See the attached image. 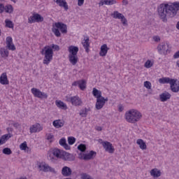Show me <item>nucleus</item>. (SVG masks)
I'll return each instance as SVG.
<instances>
[{
    "instance_id": "1",
    "label": "nucleus",
    "mask_w": 179,
    "mask_h": 179,
    "mask_svg": "<svg viewBox=\"0 0 179 179\" xmlns=\"http://www.w3.org/2000/svg\"><path fill=\"white\" fill-rule=\"evenodd\" d=\"M179 10V1L170 3H161L157 7L159 18L166 23L167 17H174Z\"/></svg>"
},
{
    "instance_id": "2",
    "label": "nucleus",
    "mask_w": 179,
    "mask_h": 179,
    "mask_svg": "<svg viewBox=\"0 0 179 179\" xmlns=\"http://www.w3.org/2000/svg\"><path fill=\"white\" fill-rule=\"evenodd\" d=\"M124 118L127 122L130 124H135L142 118V113L136 109H130L124 114Z\"/></svg>"
},
{
    "instance_id": "3",
    "label": "nucleus",
    "mask_w": 179,
    "mask_h": 179,
    "mask_svg": "<svg viewBox=\"0 0 179 179\" xmlns=\"http://www.w3.org/2000/svg\"><path fill=\"white\" fill-rule=\"evenodd\" d=\"M52 31L56 37H61L62 34L68 33V26L61 22H55L52 24Z\"/></svg>"
},
{
    "instance_id": "4",
    "label": "nucleus",
    "mask_w": 179,
    "mask_h": 179,
    "mask_svg": "<svg viewBox=\"0 0 179 179\" xmlns=\"http://www.w3.org/2000/svg\"><path fill=\"white\" fill-rule=\"evenodd\" d=\"M41 55H44L43 63L45 65H48L51 61H52V57L54 55V51L50 45H45L41 51Z\"/></svg>"
},
{
    "instance_id": "5",
    "label": "nucleus",
    "mask_w": 179,
    "mask_h": 179,
    "mask_svg": "<svg viewBox=\"0 0 179 179\" xmlns=\"http://www.w3.org/2000/svg\"><path fill=\"white\" fill-rule=\"evenodd\" d=\"M38 169L39 171H43V173H52V174H57V171H55V169L50 166L48 164L45 162H41L38 164Z\"/></svg>"
},
{
    "instance_id": "6",
    "label": "nucleus",
    "mask_w": 179,
    "mask_h": 179,
    "mask_svg": "<svg viewBox=\"0 0 179 179\" xmlns=\"http://www.w3.org/2000/svg\"><path fill=\"white\" fill-rule=\"evenodd\" d=\"M31 92L34 95V97H36L37 99H48V94L45 92H41L39 89L33 87L31 90Z\"/></svg>"
},
{
    "instance_id": "7",
    "label": "nucleus",
    "mask_w": 179,
    "mask_h": 179,
    "mask_svg": "<svg viewBox=\"0 0 179 179\" xmlns=\"http://www.w3.org/2000/svg\"><path fill=\"white\" fill-rule=\"evenodd\" d=\"M44 22V17L38 13L34 14L32 16H30L28 19V23H41Z\"/></svg>"
},
{
    "instance_id": "8",
    "label": "nucleus",
    "mask_w": 179,
    "mask_h": 179,
    "mask_svg": "<svg viewBox=\"0 0 179 179\" xmlns=\"http://www.w3.org/2000/svg\"><path fill=\"white\" fill-rule=\"evenodd\" d=\"M111 15L114 19L120 20L123 26H127L128 24V21L127 20V18H125V16L122 15V13H119L118 11H115Z\"/></svg>"
},
{
    "instance_id": "9",
    "label": "nucleus",
    "mask_w": 179,
    "mask_h": 179,
    "mask_svg": "<svg viewBox=\"0 0 179 179\" xmlns=\"http://www.w3.org/2000/svg\"><path fill=\"white\" fill-rule=\"evenodd\" d=\"M159 54L166 55L169 51V45L164 42L159 43L157 48Z\"/></svg>"
},
{
    "instance_id": "10",
    "label": "nucleus",
    "mask_w": 179,
    "mask_h": 179,
    "mask_svg": "<svg viewBox=\"0 0 179 179\" xmlns=\"http://www.w3.org/2000/svg\"><path fill=\"white\" fill-rule=\"evenodd\" d=\"M106 101H108V98H104V96L98 98L96 99V102L95 104V107L96 110H101V108L104 107V105L106 104Z\"/></svg>"
},
{
    "instance_id": "11",
    "label": "nucleus",
    "mask_w": 179,
    "mask_h": 179,
    "mask_svg": "<svg viewBox=\"0 0 179 179\" xmlns=\"http://www.w3.org/2000/svg\"><path fill=\"white\" fill-rule=\"evenodd\" d=\"M71 104L76 107H79L83 106V101H82V99L78 96H72Z\"/></svg>"
},
{
    "instance_id": "12",
    "label": "nucleus",
    "mask_w": 179,
    "mask_h": 179,
    "mask_svg": "<svg viewBox=\"0 0 179 179\" xmlns=\"http://www.w3.org/2000/svg\"><path fill=\"white\" fill-rule=\"evenodd\" d=\"M6 43L8 50H10L11 51H15V50H16V47L13 45V40L12 39V37L8 36L6 38Z\"/></svg>"
},
{
    "instance_id": "13",
    "label": "nucleus",
    "mask_w": 179,
    "mask_h": 179,
    "mask_svg": "<svg viewBox=\"0 0 179 179\" xmlns=\"http://www.w3.org/2000/svg\"><path fill=\"white\" fill-rule=\"evenodd\" d=\"M31 134H36V132H40L41 131H43V127L38 123H36L32 126H31L29 129Z\"/></svg>"
},
{
    "instance_id": "14",
    "label": "nucleus",
    "mask_w": 179,
    "mask_h": 179,
    "mask_svg": "<svg viewBox=\"0 0 179 179\" xmlns=\"http://www.w3.org/2000/svg\"><path fill=\"white\" fill-rule=\"evenodd\" d=\"M103 148L105 149L106 152H108V153H113L115 152L114 147H113V144L108 141H106V143H103Z\"/></svg>"
},
{
    "instance_id": "15",
    "label": "nucleus",
    "mask_w": 179,
    "mask_h": 179,
    "mask_svg": "<svg viewBox=\"0 0 179 179\" xmlns=\"http://www.w3.org/2000/svg\"><path fill=\"white\" fill-rule=\"evenodd\" d=\"M81 43L83 44V48H85L87 52H89L90 48V42L89 39V36H85L84 39L82 41Z\"/></svg>"
},
{
    "instance_id": "16",
    "label": "nucleus",
    "mask_w": 179,
    "mask_h": 179,
    "mask_svg": "<svg viewBox=\"0 0 179 179\" xmlns=\"http://www.w3.org/2000/svg\"><path fill=\"white\" fill-rule=\"evenodd\" d=\"M72 86H78L80 90H84L86 89V81L84 80L75 81L73 83Z\"/></svg>"
},
{
    "instance_id": "17",
    "label": "nucleus",
    "mask_w": 179,
    "mask_h": 179,
    "mask_svg": "<svg viewBox=\"0 0 179 179\" xmlns=\"http://www.w3.org/2000/svg\"><path fill=\"white\" fill-rule=\"evenodd\" d=\"M62 174L64 177H70L72 176V169L68 166H64L62 169Z\"/></svg>"
},
{
    "instance_id": "18",
    "label": "nucleus",
    "mask_w": 179,
    "mask_h": 179,
    "mask_svg": "<svg viewBox=\"0 0 179 179\" xmlns=\"http://www.w3.org/2000/svg\"><path fill=\"white\" fill-rule=\"evenodd\" d=\"M171 90L173 93H178L179 92V84L177 83V80H174L171 83Z\"/></svg>"
},
{
    "instance_id": "19",
    "label": "nucleus",
    "mask_w": 179,
    "mask_h": 179,
    "mask_svg": "<svg viewBox=\"0 0 179 179\" xmlns=\"http://www.w3.org/2000/svg\"><path fill=\"white\" fill-rule=\"evenodd\" d=\"M56 3L60 6V8H64L65 10H68V9H69L66 0H56Z\"/></svg>"
},
{
    "instance_id": "20",
    "label": "nucleus",
    "mask_w": 179,
    "mask_h": 179,
    "mask_svg": "<svg viewBox=\"0 0 179 179\" xmlns=\"http://www.w3.org/2000/svg\"><path fill=\"white\" fill-rule=\"evenodd\" d=\"M108 47H107V44H103L101 46V50L99 52L100 57H106L107 55V52H108Z\"/></svg>"
},
{
    "instance_id": "21",
    "label": "nucleus",
    "mask_w": 179,
    "mask_h": 179,
    "mask_svg": "<svg viewBox=\"0 0 179 179\" xmlns=\"http://www.w3.org/2000/svg\"><path fill=\"white\" fill-rule=\"evenodd\" d=\"M68 51L69 52V55H78L79 48H78V46L71 45L69 47Z\"/></svg>"
},
{
    "instance_id": "22",
    "label": "nucleus",
    "mask_w": 179,
    "mask_h": 179,
    "mask_svg": "<svg viewBox=\"0 0 179 179\" xmlns=\"http://www.w3.org/2000/svg\"><path fill=\"white\" fill-rule=\"evenodd\" d=\"M62 159L66 160L67 162H73L75 160V157L70 153L63 151Z\"/></svg>"
},
{
    "instance_id": "23",
    "label": "nucleus",
    "mask_w": 179,
    "mask_h": 179,
    "mask_svg": "<svg viewBox=\"0 0 179 179\" xmlns=\"http://www.w3.org/2000/svg\"><path fill=\"white\" fill-rule=\"evenodd\" d=\"M63 154H64V150H61L58 148H55L52 150V155L53 156L57 157V159H62Z\"/></svg>"
},
{
    "instance_id": "24",
    "label": "nucleus",
    "mask_w": 179,
    "mask_h": 179,
    "mask_svg": "<svg viewBox=\"0 0 179 179\" xmlns=\"http://www.w3.org/2000/svg\"><path fill=\"white\" fill-rule=\"evenodd\" d=\"M96 152L92 150L89 153L83 155V159L91 160L92 159H94V157H96Z\"/></svg>"
},
{
    "instance_id": "25",
    "label": "nucleus",
    "mask_w": 179,
    "mask_h": 179,
    "mask_svg": "<svg viewBox=\"0 0 179 179\" xmlns=\"http://www.w3.org/2000/svg\"><path fill=\"white\" fill-rule=\"evenodd\" d=\"M1 85H9V80H8V76L6 73H3L0 76Z\"/></svg>"
},
{
    "instance_id": "26",
    "label": "nucleus",
    "mask_w": 179,
    "mask_h": 179,
    "mask_svg": "<svg viewBox=\"0 0 179 179\" xmlns=\"http://www.w3.org/2000/svg\"><path fill=\"white\" fill-rule=\"evenodd\" d=\"M69 59L71 64L76 65L79 58H78V55H69Z\"/></svg>"
},
{
    "instance_id": "27",
    "label": "nucleus",
    "mask_w": 179,
    "mask_h": 179,
    "mask_svg": "<svg viewBox=\"0 0 179 179\" xmlns=\"http://www.w3.org/2000/svg\"><path fill=\"white\" fill-rule=\"evenodd\" d=\"M171 94H170L169 92H164L159 95V99L161 101H167L171 99Z\"/></svg>"
},
{
    "instance_id": "28",
    "label": "nucleus",
    "mask_w": 179,
    "mask_h": 179,
    "mask_svg": "<svg viewBox=\"0 0 179 179\" xmlns=\"http://www.w3.org/2000/svg\"><path fill=\"white\" fill-rule=\"evenodd\" d=\"M64 124H65V122L62 120H57L53 121V126L55 127V128H62Z\"/></svg>"
},
{
    "instance_id": "29",
    "label": "nucleus",
    "mask_w": 179,
    "mask_h": 179,
    "mask_svg": "<svg viewBox=\"0 0 179 179\" xmlns=\"http://www.w3.org/2000/svg\"><path fill=\"white\" fill-rule=\"evenodd\" d=\"M150 176H152V177H154V178H158V177H160V176H162V172H160V171H159L157 169H154L151 170Z\"/></svg>"
},
{
    "instance_id": "30",
    "label": "nucleus",
    "mask_w": 179,
    "mask_h": 179,
    "mask_svg": "<svg viewBox=\"0 0 179 179\" xmlns=\"http://www.w3.org/2000/svg\"><path fill=\"white\" fill-rule=\"evenodd\" d=\"M174 80V79H171L170 78L165 77L159 79V82L162 83V85H164L166 83H169V85H171V83Z\"/></svg>"
},
{
    "instance_id": "31",
    "label": "nucleus",
    "mask_w": 179,
    "mask_h": 179,
    "mask_svg": "<svg viewBox=\"0 0 179 179\" xmlns=\"http://www.w3.org/2000/svg\"><path fill=\"white\" fill-rule=\"evenodd\" d=\"M55 104L58 108H61L62 110H66L68 108L66 103L62 102V101H56Z\"/></svg>"
},
{
    "instance_id": "32",
    "label": "nucleus",
    "mask_w": 179,
    "mask_h": 179,
    "mask_svg": "<svg viewBox=\"0 0 179 179\" xmlns=\"http://www.w3.org/2000/svg\"><path fill=\"white\" fill-rule=\"evenodd\" d=\"M117 1L115 0H101L99 2V5L103 6V5H114Z\"/></svg>"
},
{
    "instance_id": "33",
    "label": "nucleus",
    "mask_w": 179,
    "mask_h": 179,
    "mask_svg": "<svg viewBox=\"0 0 179 179\" xmlns=\"http://www.w3.org/2000/svg\"><path fill=\"white\" fill-rule=\"evenodd\" d=\"M0 55L2 57V58H6L9 56V51L5 48H1L0 49Z\"/></svg>"
},
{
    "instance_id": "34",
    "label": "nucleus",
    "mask_w": 179,
    "mask_h": 179,
    "mask_svg": "<svg viewBox=\"0 0 179 179\" xmlns=\"http://www.w3.org/2000/svg\"><path fill=\"white\" fill-rule=\"evenodd\" d=\"M92 94L96 99L103 97V96H101V92L96 88H93Z\"/></svg>"
},
{
    "instance_id": "35",
    "label": "nucleus",
    "mask_w": 179,
    "mask_h": 179,
    "mask_svg": "<svg viewBox=\"0 0 179 179\" xmlns=\"http://www.w3.org/2000/svg\"><path fill=\"white\" fill-rule=\"evenodd\" d=\"M136 143L143 150H145V149H146V143H145V141H143V140L138 139Z\"/></svg>"
},
{
    "instance_id": "36",
    "label": "nucleus",
    "mask_w": 179,
    "mask_h": 179,
    "mask_svg": "<svg viewBox=\"0 0 179 179\" xmlns=\"http://www.w3.org/2000/svg\"><path fill=\"white\" fill-rule=\"evenodd\" d=\"M9 138H10V134H5L2 136L1 138H0V146L1 145H3V143H5L6 141L9 139Z\"/></svg>"
},
{
    "instance_id": "37",
    "label": "nucleus",
    "mask_w": 179,
    "mask_h": 179,
    "mask_svg": "<svg viewBox=\"0 0 179 179\" xmlns=\"http://www.w3.org/2000/svg\"><path fill=\"white\" fill-rule=\"evenodd\" d=\"M6 13H12L13 12V6L12 5H7L4 6Z\"/></svg>"
},
{
    "instance_id": "38",
    "label": "nucleus",
    "mask_w": 179,
    "mask_h": 179,
    "mask_svg": "<svg viewBox=\"0 0 179 179\" xmlns=\"http://www.w3.org/2000/svg\"><path fill=\"white\" fill-rule=\"evenodd\" d=\"M89 111H90V108H85L80 112V115H81V117H87Z\"/></svg>"
},
{
    "instance_id": "39",
    "label": "nucleus",
    "mask_w": 179,
    "mask_h": 179,
    "mask_svg": "<svg viewBox=\"0 0 179 179\" xmlns=\"http://www.w3.org/2000/svg\"><path fill=\"white\" fill-rule=\"evenodd\" d=\"M5 23L6 27H8L9 29H13V22H12V21L6 20Z\"/></svg>"
},
{
    "instance_id": "40",
    "label": "nucleus",
    "mask_w": 179,
    "mask_h": 179,
    "mask_svg": "<svg viewBox=\"0 0 179 179\" xmlns=\"http://www.w3.org/2000/svg\"><path fill=\"white\" fill-rule=\"evenodd\" d=\"M28 148H29L27 147V143H26V141L20 145V149H21V150H26V149Z\"/></svg>"
},
{
    "instance_id": "41",
    "label": "nucleus",
    "mask_w": 179,
    "mask_h": 179,
    "mask_svg": "<svg viewBox=\"0 0 179 179\" xmlns=\"http://www.w3.org/2000/svg\"><path fill=\"white\" fill-rule=\"evenodd\" d=\"M144 66H145V68H148V69L152 68V66H153V63H152V61L148 60V61L145 63Z\"/></svg>"
},
{
    "instance_id": "42",
    "label": "nucleus",
    "mask_w": 179,
    "mask_h": 179,
    "mask_svg": "<svg viewBox=\"0 0 179 179\" xmlns=\"http://www.w3.org/2000/svg\"><path fill=\"white\" fill-rule=\"evenodd\" d=\"M144 87H146V89H148V90H150V89H152V83L149 81H145Z\"/></svg>"
},
{
    "instance_id": "43",
    "label": "nucleus",
    "mask_w": 179,
    "mask_h": 179,
    "mask_svg": "<svg viewBox=\"0 0 179 179\" xmlns=\"http://www.w3.org/2000/svg\"><path fill=\"white\" fill-rule=\"evenodd\" d=\"M78 150H80V152H85L86 150V145L85 144H80L78 146Z\"/></svg>"
},
{
    "instance_id": "44",
    "label": "nucleus",
    "mask_w": 179,
    "mask_h": 179,
    "mask_svg": "<svg viewBox=\"0 0 179 179\" xmlns=\"http://www.w3.org/2000/svg\"><path fill=\"white\" fill-rule=\"evenodd\" d=\"M75 142H76V138H75L74 137H69L68 138L69 145H73V143H75Z\"/></svg>"
},
{
    "instance_id": "45",
    "label": "nucleus",
    "mask_w": 179,
    "mask_h": 179,
    "mask_svg": "<svg viewBox=\"0 0 179 179\" xmlns=\"http://www.w3.org/2000/svg\"><path fill=\"white\" fill-rule=\"evenodd\" d=\"M3 153L4 155H12V150L10 148H6L3 150Z\"/></svg>"
},
{
    "instance_id": "46",
    "label": "nucleus",
    "mask_w": 179,
    "mask_h": 179,
    "mask_svg": "<svg viewBox=\"0 0 179 179\" xmlns=\"http://www.w3.org/2000/svg\"><path fill=\"white\" fill-rule=\"evenodd\" d=\"M46 139L48 141H50V142H52V141H54V135H52V134H46Z\"/></svg>"
},
{
    "instance_id": "47",
    "label": "nucleus",
    "mask_w": 179,
    "mask_h": 179,
    "mask_svg": "<svg viewBox=\"0 0 179 179\" xmlns=\"http://www.w3.org/2000/svg\"><path fill=\"white\" fill-rule=\"evenodd\" d=\"M50 47H51L52 50H55L56 51H59V46L58 45L52 44L51 45H50Z\"/></svg>"
},
{
    "instance_id": "48",
    "label": "nucleus",
    "mask_w": 179,
    "mask_h": 179,
    "mask_svg": "<svg viewBox=\"0 0 179 179\" xmlns=\"http://www.w3.org/2000/svg\"><path fill=\"white\" fill-rule=\"evenodd\" d=\"M59 145H61V146H63L64 145H65L66 143V139L65 138H61L59 141Z\"/></svg>"
},
{
    "instance_id": "49",
    "label": "nucleus",
    "mask_w": 179,
    "mask_h": 179,
    "mask_svg": "<svg viewBox=\"0 0 179 179\" xmlns=\"http://www.w3.org/2000/svg\"><path fill=\"white\" fill-rule=\"evenodd\" d=\"M3 10H5V6L0 3V13H3Z\"/></svg>"
},
{
    "instance_id": "50",
    "label": "nucleus",
    "mask_w": 179,
    "mask_h": 179,
    "mask_svg": "<svg viewBox=\"0 0 179 179\" xmlns=\"http://www.w3.org/2000/svg\"><path fill=\"white\" fill-rule=\"evenodd\" d=\"M66 101H67L68 103H72V96H66Z\"/></svg>"
},
{
    "instance_id": "51",
    "label": "nucleus",
    "mask_w": 179,
    "mask_h": 179,
    "mask_svg": "<svg viewBox=\"0 0 179 179\" xmlns=\"http://www.w3.org/2000/svg\"><path fill=\"white\" fill-rule=\"evenodd\" d=\"M85 3V0H78V6H82Z\"/></svg>"
},
{
    "instance_id": "52",
    "label": "nucleus",
    "mask_w": 179,
    "mask_h": 179,
    "mask_svg": "<svg viewBox=\"0 0 179 179\" xmlns=\"http://www.w3.org/2000/svg\"><path fill=\"white\" fill-rule=\"evenodd\" d=\"M63 148H64L66 150H69V149H71V146H69L66 143L63 145Z\"/></svg>"
},
{
    "instance_id": "53",
    "label": "nucleus",
    "mask_w": 179,
    "mask_h": 179,
    "mask_svg": "<svg viewBox=\"0 0 179 179\" xmlns=\"http://www.w3.org/2000/svg\"><path fill=\"white\" fill-rule=\"evenodd\" d=\"M153 40H154V41H155L156 43H159V41H160V37H159V36H154V37H153Z\"/></svg>"
},
{
    "instance_id": "54",
    "label": "nucleus",
    "mask_w": 179,
    "mask_h": 179,
    "mask_svg": "<svg viewBox=\"0 0 179 179\" xmlns=\"http://www.w3.org/2000/svg\"><path fill=\"white\" fill-rule=\"evenodd\" d=\"M124 110V107L122 106V105H120L118 106V111H120L121 113V111Z\"/></svg>"
},
{
    "instance_id": "55",
    "label": "nucleus",
    "mask_w": 179,
    "mask_h": 179,
    "mask_svg": "<svg viewBox=\"0 0 179 179\" xmlns=\"http://www.w3.org/2000/svg\"><path fill=\"white\" fill-rule=\"evenodd\" d=\"M99 143H101L102 146H103V143H106V141H103V139H99L98 140Z\"/></svg>"
},
{
    "instance_id": "56",
    "label": "nucleus",
    "mask_w": 179,
    "mask_h": 179,
    "mask_svg": "<svg viewBox=\"0 0 179 179\" xmlns=\"http://www.w3.org/2000/svg\"><path fill=\"white\" fill-rule=\"evenodd\" d=\"M13 127H15V128H19V127H20V124L19 123H15L13 124Z\"/></svg>"
},
{
    "instance_id": "57",
    "label": "nucleus",
    "mask_w": 179,
    "mask_h": 179,
    "mask_svg": "<svg viewBox=\"0 0 179 179\" xmlns=\"http://www.w3.org/2000/svg\"><path fill=\"white\" fill-rule=\"evenodd\" d=\"M122 3L123 5H128V0H123Z\"/></svg>"
},
{
    "instance_id": "58",
    "label": "nucleus",
    "mask_w": 179,
    "mask_h": 179,
    "mask_svg": "<svg viewBox=\"0 0 179 179\" xmlns=\"http://www.w3.org/2000/svg\"><path fill=\"white\" fill-rule=\"evenodd\" d=\"M176 29H178V30H179V21L177 22Z\"/></svg>"
},
{
    "instance_id": "59",
    "label": "nucleus",
    "mask_w": 179,
    "mask_h": 179,
    "mask_svg": "<svg viewBox=\"0 0 179 179\" xmlns=\"http://www.w3.org/2000/svg\"><path fill=\"white\" fill-rule=\"evenodd\" d=\"M101 127H96V131H101Z\"/></svg>"
},
{
    "instance_id": "60",
    "label": "nucleus",
    "mask_w": 179,
    "mask_h": 179,
    "mask_svg": "<svg viewBox=\"0 0 179 179\" xmlns=\"http://www.w3.org/2000/svg\"><path fill=\"white\" fill-rule=\"evenodd\" d=\"M1 34H2V31H1V29H0V36H1Z\"/></svg>"
},
{
    "instance_id": "61",
    "label": "nucleus",
    "mask_w": 179,
    "mask_h": 179,
    "mask_svg": "<svg viewBox=\"0 0 179 179\" xmlns=\"http://www.w3.org/2000/svg\"><path fill=\"white\" fill-rule=\"evenodd\" d=\"M53 1H54V2H56L57 0H53Z\"/></svg>"
},
{
    "instance_id": "62",
    "label": "nucleus",
    "mask_w": 179,
    "mask_h": 179,
    "mask_svg": "<svg viewBox=\"0 0 179 179\" xmlns=\"http://www.w3.org/2000/svg\"><path fill=\"white\" fill-rule=\"evenodd\" d=\"M0 1H5V0H0Z\"/></svg>"
}]
</instances>
